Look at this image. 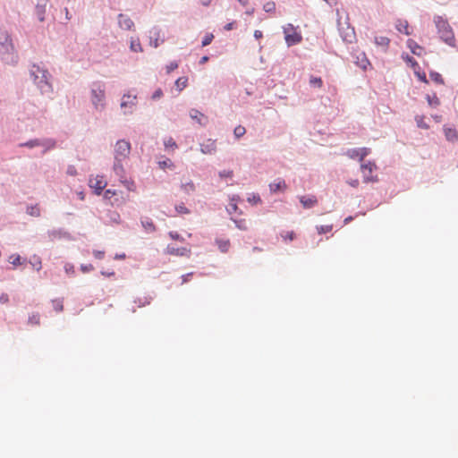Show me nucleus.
<instances>
[{"label": "nucleus", "instance_id": "bb28decb", "mask_svg": "<svg viewBox=\"0 0 458 458\" xmlns=\"http://www.w3.org/2000/svg\"><path fill=\"white\" fill-rule=\"evenodd\" d=\"M130 49H131V51L136 52V53L143 51V48H142L141 44H140V39L138 38H131Z\"/></svg>", "mask_w": 458, "mask_h": 458}, {"label": "nucleus", "instance_id": "338daca9", "mask_svg": "<svg viewBox=\"0 0 458 458\" xmlns=\"http://www.w3.org/2000/svg\"><path fill=\"white\" fill-rule=\"evenodd\" d=\"M415 73L419 77L420 81H421L423 82H426V83L428 82V80H427L426 74L424 72L422 74H420V72H415Z\"/></svg>", "mask_w": 458, "mask_h": 458}, {"label": "nucleus", "instance_id": "423d86ee", "mask_svg": "<svg viewBox=\"0 0 458 458\" xmlns=\"http://www.w3.org/2000/svg\"><path fill=\"white\" fill-rule=\"evenodd\" d=\"M338 30L340 37L345 43H352L356 39V34L354 28L346 22V28L343 27L340 21L338 20Z\"/></svg>", "mask_w": 458, "mask_h": 458}, {"label": "nucleus", "instance_id": "393cba45", "mask_svg": "<svg viewBox=\"0 0 458 458\" xmlns=\"http://www.w3.org/2000/svg\"><path fill=\"white\" fill-rule=\"evenodd\" d=\"M409 24H408V21H405V20H397L396 21V23H395V29L401 32V33H403L405 35H411V32L409 31Z\"/></svg>", "mask_w": 458, "mask_h": 458}, {"label": "nucleus", "instance_id": "6ab92c4d", "mask_svg": "<svg viewBox=\"0 0 458 458\" xmlns=\"http://www.w3.org/2000/svg\"><path fill=\"white\" fill-rule=\"evenodd\" d=\"M123 162V161L114 160L113 171L119 180L126 176Z\"/></svg>", "mask_w": 458, "mask_h": 458}, {"label": "nucleus", "instance_id": "f257e3e1", "mask_svg": "<svg viewBox=\"0 0 458 458\" xmlns=\"http://www.w3.org/2000/svg\"><path fill=\"white\" fill-rule=\"evenodd\" d=\"M30 77L41 95L50 97L53 94V76L47 69L33 64L30 68Z\"/></svg>", "mask_w": 458, "mask_h": 458}, {"label": "nucleus", "instance_id": "774afa93", "mask_svg": "<svg viewBox=\"0 0 458 458\" xmlns=\"http://www.w3.org/2000/svg\"><path fill=\"white\" fill-rule=\"evenodd\" d=\"M234 223L236 225V226L241 229V230H245L246 227L243 225L244 222L240 220V221H237V220H234Z\"/></svg>", "mask_w": 458, "mask_h": 458}, {"label": "nucleus", "instance_id": "49530a36", "mask_svg": "<svg viewBox=\"0 0 458 458\" xmlns=\"http://www.w3.org/2000/svg\"><path fill=\"white\" fill-rule=\"evenodd\" d=\"M29 324L31 325H39V315L38 314H32L29 317L28 320Z\"/></svg>", "mask_w": 458, "mask_h": 458}, {"label": "nucleus", "instance_id": "4c0bfd02", "mask_svg": "<svg viewBox=\"0 0 458 458\" xmlns=\"http://www.w3.org/2000/svg\"><path fill=\"white\" fill-rule=\"evenodd\" d=\"M429 77L435 82H437L438 84H444V80H443L441 74L438 73L437 72H434V71L430 72Z\"/></svg>", "mask_w": 458, "mask_h": 458}, {"label": "nucleus", "instance_id": "f704fd0d", "mask_svg": "<svg viewBox=\"0 0 458 458\" xmlns=\"http://www.w3.org/2000/svg\"><path fill=\"white\" fill-rule=\"evenodd\" d=\"M187 82V77H180L175 81V86L179 91H182L184 88H186Z\"/></svg>", "mask_w": 458, "mask_h": 458}, {"label": "nucleus", "instance_id": "c03bdc74", "mask_svg": "<svg viewBox=\"0 0 458 458\" xmlns=\"http://www.w3.org/2000/svg\"><path fill=\"white\" fill-rule=\"evenodd\" d=\"M214 38V35L211 33H208L205 35V37L202 39L201 46L207 47L211 44L212 40Z\"/></svg>", "mask_w": 458, "mask_h": 458}, {"label": "nucleus", "instance_id": "3c124183", "mask_svg": "<svg viewBox=\"0 0 458 458\" xmlns=\"http://www.w3.org/2000/svg\"><path fill=\"white\" fill-rule=\"evenodd\" d=\"M169 236L174 241H180V242L184 241L183 237H182L177 232H174V231H171L169 233Z\"/></svg>", "mask_w": 458, "mask_h": 458}, {"label": "nucleus", "instance_id": "dca6fc26", "mask_svg": "<svg viewBox=\"0 0 458 458\" xmlns=\"http://www.w3.org/2000/svg\"><path fill=\"white\" fill-rule=\"evenodd\" d=\"M287 188L285 181L284 179L278 178L275 182L269 184V190L272 193H277L279 191H284Z\"/></svg>", "mask_w": 458, "mask_h": 458}, {"label": "nucleus", "instance_id": "412c9836", "mask_svg": "<svg viewBox=\"0 0 458 458\" xmlns=\"http://www.w3.org/2000/svg\"><path fill=\"white\" fill-rule=\"evenodd\" d=\"M121 221L120 215L116 211H108L106 215L104 223L106 225L119 224Z\"/></svg>", "mask_w": 458, "mask_h": 458}, {"label": "nucleus", "instance_id": "e433bc0d", "mask_svg": "<svg viewBox=\"0 0 458 458\" xmlns=\"http://www.w3.org/2000/svg\"><path fill=\"white\" fill-rule=\"evenodd\" d=\"M310 85L314 88H321L323 85L322 79L320 77L310 76Z\"/></svg>", "mask_w": 458, "mask_h": 458}, {"label": "nucleus", "instance_id": "f3484780", "mask_svg": "<svg viewBox=\"0 0 458 458\" xmlns=\"http://www.w3.org/2000/svg\"><path fill=\"white\" fill-rule=\"evenodd\" d=\"M56 140L51 138H43L39 140V147H43L42 154H46L48 150L55 148Z\"/></svg>", "mask_w": 458, "mask_h": 458}, {"label": "nucleus", "instance_id": "7ed1b4c3", "mask_svg": "<svg viewBox=\"0 0 458 458\" xmlns=\"http://www.w3.org/2000/svg\"><path fill=\"white\" fill-rule=\"evenodd\" d=\"M433 21L440 39L452 47H455L454 32L448 21L441 15H435Z\"/></svg>", "mask_w": 458, "mask_h": 458}, {"label": "nucleus", "instance_id": "a19ab883", "mask_svg": "<svg viewBox=\"0 0 458 458\" xmlns=\"http://www.w3.org/2000/svg\"><path fill=\"white\" fill-rule=\"evenodd\" d=\"M263 10H264L266 13H274V12L276 11V4H275V2H273V1L267 2V3L263 5Z\"/></svg>", "mask_w": 458, "mask_h": 458}, {"label": "nucleus", "instance_id": "9d476101", "mask_svg": "<svg viewBox=\"0 0 458 458\" xmlns=\"http://www.w3.org/2000/svg\"><path fill=\"white\" fill-rule=\"evenodd\" d=\"M369 153L370 149L368 148H350L346 152L350 158L358 159L359 161H362Z\"/></svg>", "mask_w": 458, "mask_h": 458}, {"label": "nucleus", "instance_id": "680f3d73", "mask_svg": "<svg viewBox=\"0 0 458 458\" xmlns=\"http://www.w3.org/2000/svg\"><path fill=\"white\" fill-rule=\"evenodd\" d=\"M171 165H172V162L170 159H166V160L159 162V166L163 169L170 166Z\"/></svg>", "mask_w": 458, "mask_h": 458}, {"label": "nucleus", "instance_id": "2eb2a0df", "mask_svg": "<svg viewBox=\"0 0 458 458\" xmlns=\"http://www.w3.org/2000/svg\"><path fill=\"white\" fill-rule=\"evenodd\" d=\"M285 33V42L288 47L294 46L298 43H300L302 39V37L300 33L293 32V33H287L286 30H284Z\"/></svg>", "mask_w": 458, "mask_h": 458}, {"label": "nucleus", "instance_id": "20e7f679", "mask_svg": "<svg viewBox=\"0 0 458 458\" xmlns=\"http://www.w3.org/2000/svg\"><path fill=\"white\" fill-rule=\"evenodd\" d=\"M91 103L97 111H103L106 106V85L102 81H95L90 86Z\"/></svg>", "mask_w": 458, "mask_h": 458}, {"label": "nucleus", "instance_id": "c756f323", "mask_svg": "<svg viewBox=\"0 0 458 458\" xmlns=\"http://www.w3.org/2000/svg\"><path fill=\"white\" fill-rule=\"evenodd\" d=\"M356 64L360 67L362 68L363 70H365L368 66V64H369V62L368 60V58L366 57L365 54L364 53H361L360 54L359 56H357V62Z\"/></svg>", "mask_w": 458, "mask_h": 458}, {"label": "nucleus", "instance_id": "b1692460", "mask_svg": "<svg viewBox=\"0 0 458 458\" xmlns=\"http://www.w3.org/2000/svg\"><path fill=\"white\" fill-rule=\"evenodd\" d=\"M140 223H141V225L142 227L144 228V230L147 232V233H153L156 231V226L152 221L151 218L149 217H141L140 219Z\"/></svg>", "mask_w": 458, "mask_h": 458}, {"label": "nucleus", "instance_id": "bf43d9fd", "mask_svg": "<svg viewBox=\"0 0 458 458\" xmlns=\"http://www.w3.org/2000/svg\"><path fill=\"white\" fill-rule=\"evenodd\" d=\"M67 174L69 175H72V176L76 175L77 174V170H76L75 166L69 165L68 168H67Z\"/></svg>", "mask_w": 458, "mask_h": 458}, {"label": "nucleus", "instance_id": "1a4fd4ad", "mask_svg": "<svg viewBox=\"0 0 458 458\" xmlns=\"http://www.w3.org/2000/svg\"><path fill=\"white\" fill-rule=\"evenodd\" d=\"M47 236H48L49 240L52 242H54L55 240H61V239H64L67 241L73 240V237L72 236V234L68 231H66L63 228L48 230Z\"/></svg>", "mask_w": 458, "mask_h": 458}, {"label": "nucleus", "instance_id": "cd10ccee", "mask_svg": "<svg viewBox=\"0 0 458 458\" xmlns=\"http://www.w3.org/2000/svg\"><path fill=\"white\" fill-rule=\"evenodd\" d=\"M90 187L95 189L97 194H101L103 189L106 187V183L102 182V180L96 179L95 183L93 184L92 181H89Z\"/></svg>", "mask_w": 458, "mask_h": 458}, {"label": "nucleus", "instance_id": "de8ad7c7", "mask_svg": "<svg viewBox=\"0 0 458 458\" xmlns=\"http://www.w3.org/2000/svg\"><path fill=\"white\" fill-rule=\"evenodd\" d=\"M154 37L155 38L159 37V29L157 27H154L149 30L150 44H152Z\"/></svg>", "mask_w": 458, "mask_h": 458}, {"label": "nucleus", "instance_id": "c85d7f7f", "mask_svg": "<svg viewBox=\"0 0 458 458\" xmlns=\"http://www.w3.org/2000/svg\"><path fill=\"white\" fill-rule=\"evenodd\" d=\"M30 264L36 268L37 271H39L42 267L41 266V259L39 256L34 254L30 259Z\"/></svg>", "mask_w": 458, "mask_h": 458}, {"label": "nucleus", "instance_id": "aec40b11", "mask_svg": "<svg viewBox=\"0 0 458 458\" xmlns=\"http://www.w3.org/2000/svg\"><path fill=\"white\" fill-rule=\"evenodd\" d=\"M444 133L445 136V139L448 141L454 142L458 140V132L454 128L448 127L447 125H444Z\"/></svg>", "mask_w": 458, "mask_h": 458}, {"label": "nucleus", "instance_id": "7c9ffc66", "mask_svg": "<svg viewBox=\"0 0 458 458\" xmlns=\"http://www.w3.org/2000/svg\"><path fill=\"white\" fill-rule=\"evenodd\" d=\"M39 140H40V139L30 140L26 141V142L20 143L19 147H21V148H33L35 147H39Z\"/></svg>", "mask_w": 458, "mask_h": 458}, {"label": "nucleus", "instance_id": "69168bd1", "mask_svg": "<svg viewBox=\"0 0 458 458\" xmlns=\"http://www.w3.org/2000/svg\"><path fill=\"white\" fill-rule=\"evenodd\" d=\"M193 273H188L182 276V284L187 283L190 281L191 277L192 276Z\"/></svg>", "mask_w": 458, "mask_h": 458}, {"label": "nucleus", "instance_id": "79ce46f5", "mask_svg": "<svg viewBox=\"0 0 458 458\" xmlns=\"http://www.w3.org/2000/svg\"><path fill=\"white\" fill-rule=\"evenodd\" d=\"M245 132H246V130L242 125L236 126L233 131V134H234L235 138H237V139L243 136L245 134Z\"/></svg>", "mask_w": 458, "mask_h": 458}, {"label": "nucleus", "instance_id": "f03ea898", "mask_svg": "<svg viewBox=\"0 0 458 458\" xmlns=\"http://www.w3.org/2000/svg\"><path fill=\"white\" fill-rule=\"evenodd\" d=\"M0 56L2 61L10 65H16L19 55L14 48L13 39L6 30H0Z\"/></svg>", "mask_w": 458, "mask_h": 458}, {"label": "nucleus", "instance_id": "ea45409f", "mask_svg": "<svg viewBox=\"0 0 458 458\" xmlns=\"http://www.w3.org/2000/svg\"><path fill=\"white\" fill-rule=\"evenodd\" d=\"M26 261V259H23V262ZM10 262L13 265V266H19L22 263L21 261V258L20 255L18 254H13L10 257Z\"/></svg>", "mask_w": 458, "mask_h": 458}, {"label": "nucleus", "instance_id": "a878e982", "mask_svg": "<svg viewBox=\"0 0 458 458\" xmlns=\"http://www.w3.org/2000/svg\"><path fill=\"white\" fill-rule=\"evenodd\" d=\"M216 243L221 252L226 253L229 250V247H230L229 240L216 239Z\"/></svg>", "mask_w": 458, "mask_h": 458}, {"label": "nucleus", "instance_id": "052dcab7", "mask_svg": "<svg viewBox=\"0 0 458 458\" xmlns=\"http://www.w3.org/2000/svg\"><path fill=\"white\" fill-rule=\"evenodd\" d=\"M93 255L98 259H102L105 256V252L101 250H94Z\"/></svg>", "mask_w": 458, "mask_h": 458}, {"label": "nucleus", "instance_id": "a18cd8bd", "mask_svg": "<svg viewBox=\"0 0 458 458\" xmlns=\"http://www.w3.org/2000/svg\"><path fill=\"white\" fill-rule=\"evenodd\" d=\"M332 229H333L332 225H320V226H317V230H318V233L319 234L327 233L330 232Z\"/></svg>", "mask_w": 458, "mask_h": 458}, {"label": "nucleus", "instance_id": "0e129e2a", "mask_svg": "<svg viewBox=\"0 0 458 458\" xmlns=\"http://www.w3.org/2000/svg\"><path fill=\"white\" fill-rule=\"evenodd\" d=\"M9 301V296L7 293H2L0 295V302L4 304V303H7Z\"/></svg>", "mask_w": 458, "mask_h": 458}, {"label": "nucleus", "instance_id": "ddd939ff", "mask_svg": "<svg viewBox=\"0 0 458 458\" xmlns=\"http://www.w3.org/2000/svg\"><path fill=\"white\" fill-rule=\"evenodd\" d=\"M216 150V140L212 139L206 140L200 144V151L203 154H214Z\"/></svg>", "mask_w": 458, "mask_h": 458}, {"label": "nucleus", "instance_id": "2f4dec72", "mask_svg": "<svg viewBox=\"0 0 458 458\" xmlns=\"http://www.w3.org/2000/svg\"><path fill=\"white\" fill-rule=\"evenodd\" d=\"M121 183H123V186L126 187V189L130 191H135V183L132 180L128 179L126 176L123 179L119 180Z\"/></svg>", "mask_w": 458, "mask_h": 458}, {"label": "nucleus", "instance_id": "0eeeda50", "mask_svg": "<svg viewBox=\"0 0 458 458\" xmlns=\"http://www.w3.org/2000/svg\"><path fill=\"white\" fill-rule=\"evenodd\" d=\"M363 180L365 182H376L378 181L377 176H373L372 173L377 169V165L374 162L368 161L360 165Z\"/></svg>", "mask_w": 458, "mask_h": 458}, {"label": "nucleus", "instance_id": "6e6552de", "mask_svg": "<svg viewBox=\"0 0 458 458\" xmlns=\"http://www.w3.org/2000/svg\"><path fill=\"white\" fill-rule=\"evenodd\" d=\"M137 97L131 94H123L121 101V108L123 109L124 114H131L133 112V107L136 106Z\"/></svg>", "mask_w": 458, "mask_h": 458}, {"label": "nucleus", "instance_id": "4d7b16f0", "mask_svg": "<svg viewBox=\"0 0 458 458\" xmlns=\"http://www.w3.org/2000/svg\"><path fill=\"white\" fill-rule=\"evenodd\" d=\"M94 269V267L91 264H82L81 265V270L83 273H88L89 271H92Z\"/></svg>", "mask_w": 458, "mask_h": 458}, {"label": "nucleus", "instance_id": "4468645a", "mask_svg": "<svg viewBox=\"0 0 458 458\" xmlns=\"http://www.w3.org/2000/svg\"><path fill=\"white\" fill-rule=\"evenodd\" d=\"M406 45L413 55L417 56H421L423 55L424 48L421 46H420L415 40L409 38L406 42Z\"/></svg>", "mask_w": 458, "mask_h": 458}, {"label": "nucleus", "instance_id": "c9c22d12", "mask_svg": "<svg viewBox=\"0 0 458 458\" xmlns=\"http://www.w3.org/2000/svg\"><path fill=\"white\" fill-rule=\"evenodd\" d=\"M426 99H427L428 105L431 106L436 107L440 105L439 98H437V96L436 94H434L433 96L427 95Z\"/></svg>", "mask_w": 458, "mask_h": 458}, {"label": "nucleus", "instance_id": "5701e85b", "mask_svg": "<svg viewBox=\"0 0 458 458\" xmlns=\"http://www.w3.org/2000/svg\"><path fill=\"white\" fill-rule=\"evenodd\" d=\"M167 252L171 255H175V256H187L190 253V250H188L187 248H184V247L177 248V247L168 245Z\"/></svg>", "mask_w": 458, "mask_h": 458}, {"label": "nucleus", "instance_id": "e2e57ef3", "mask_svg": "<svg viewBox=\"0 0 458 458\" xmlns=\"http://www.w3.org/2000/svg\"><path fill=\"white\" fill-rule=\"evenodd\" d=\"M165 146L166 148H168V147H176V143H175V141L172 138H169L168 140H165Z\"/></svg>", "mask_w": 458, "mask_h": 458}, {"label": "nucleus", "instance_id": "9b49d317", "mask_svg": "<svg viewBox=\"0 0 458 458\" xmlns=\"http://www.w3.org/2000/svg\"><path fill=\"white\" fill-rule=\"evenodd\" d=\"M49 0H38V3L35 7V14L39 21H44L46 20V13L47 9V4Z\"/></svg>", "mask_w": 458, "mask_h": 458}, {"label": "nucleus", "instance_id": "6e6d98bb", "mask_svg": "<svg viewBox=\"0 0 458 458\" xmlns=\"http://www.w3.org/2000/svg\"><path fill=\"white\" fill-rule=\"evenodd\" d=\"M416 121H417L418 127L422 128V129L428 128V125L426 123H424L422 117L417 116Z\"/></svg>", "mask_w": 458, "mask_h": 458}, {"label": "nucleus", "instance_id": "39448f33", "mask_svg": "<svg viewBox=\"0 0 458 458\" xmlns=\"http://www.w3.org/2000/svg\"><path fill=\"white\" fill-rule=\"evenodd\" d=\"M131 153V143L125 140H118L114 148V160L124 161Z\"/></svg>", "mask_w": 458, "mask_h": 458}, {"label": "nucleus", "instance_id": "13d9d810", "mask_svg": "<svg viewBox=\"0 0 458 458\" xmlns=\"http://www.w3.org/2000/svg\"><path fill=\"white\" fill-rule=\"evenodd\" d=\"M64 270L67 274H72L74 272V267L73 265L70 264V263H66L64 265Z\"/></svg>", "mask_w": 458, "mask_h": 458}, {"label": "nucleus", "instance_id": "603ef678", "mask_svg": "<svg viewBox=\"0 0 458 458\" xmlns=\"http://www.w3.org/2000/svg\"><path fill=\"white\" fill-rule=\"evenodd\" d=\"M162 96H163V91H162V89H156V90L153 92V94H152V96H151V98H152L153 100H158L159 98H162Z\"/></svg>", "mask_w": 458, "mask_h": 458}, {"label": "nucleus", "instance_id": "09e8293b", "mask_svg": "<svg viewBox=\"0 0 458 458\" xmlns=\"http://www.w3.org/2000/svg\"><path fill=\"white\" fill-rule=\"evenodd\" d=\"M220 178H232L233 175V172L232 170H223L219 172Z\"/></svg>", "mask_w": 458, "mask_h": 458}, {"label": "nucleus", "instance_id": "473e14b6", "mask_svg": "<svg viewBox=\"0 0 458 458\" xmlns=\"http://www.w3.org/2000/svg\"><path fill=\"white\" fill-rule=\"evenodd\" d=\"M375 43L377 46L387 47L390 43V39L387 37L378 36L375 37Z\"/></svg>", "mask_w": 458, "mask_h": 458}, {"label": "nucleus", "instance_id": "8fccbe9b", "mask_svg": "<svg viewBox=\"0 0 458 458\" xmlns=\"http://www.w3.org/2000/svg\"><path fill=\"white\" fill-rule=\"evenodd\" d=\"M175 210H176V212H178L180 214H189L190 213V210L183 204L177 205L175 207Z\"/></svg>", "mask_w": 458, "mask_h": 458}, {"label": "nucleus", "instance_id": "4be33fe9", "mask_svg": "<svg viewBox=\"0 0 458 458\" xmlns=\"http://www.w3.org/2000/svg\"><path fill=\"white\" fill-rule=\"evenodd\" d=\"M300 202L302 204L305 208H311L314 207L318 199L315 196H301L300 197Z\"/></svg>", "mask_w": 458, "mask_h": 458}, {"label": "nucleus", "instance_id": "5fc2aeb1", "mask_svg": "<svg viewBox=\"0 0 458 458\" xmlns=\"http://www.w3.org/2000/svg\"><path fill=\"white\" fill-rule=\"evenodd\" d=\"M178 67V63L174 61L171 62L169 64L166 65V72L170 73L174 70H175Z\"/></svg>", "mask_w": 458, "mask_h": 458}, {"label": "nucleus", "instance_id": "72a5a7b5", "mask_svg": "<svg viewBox=\"0 0 458 458\" xmlns=\"http://www.w3.org/2000/svg\"><path fill=\"white\" fill-rule=\"evenodd\" d=\"M403 59L405 61V63L410 65L411 68H413L414 70L416 69V67H419V64L418 62L411 55H403Z\"/></svg>", "mask_w": 458, "mask_h": 458}, {"label": "nucleus", "instance_id": "58836bf2", "mask_svg": "<svg viewBox=\"0 0 458 458\" xmlns=\"http://www.w3.org/2000/svg\"><path fill=\"white\" fill-rule=\"evenodd\" d=\"M182 191L187 193V194H190L191 192L194 191H195V185L194 183L191 181V182H188L184 184H182Z\"/></svg>", "mask_w": 458, "mask_h": 458}, {"label": "nucleus", "instance_id": "f8f14e48", "mask_svg": "<svg viewBox=\"0 0 458 458\" xmlns=\"http://www.w3.org/2000/svg\"><path fill=\"white\" fill-rule=\"evenodd\" d=\"M118 25L122 30H130L134 27L133 21L126 14L119 13L117 16Z\"/></svg>", "mask_w": 458, "mask_h": 458}, {"label": "nucleus", "instance_id": "37998d69", "mask_svg": "<svg viewBox=\"0 0 458 458\" xmlns=\"http://www.w3.org/2000/svg\"><path fill=\"white\" fill-rule=\"evenodd\" d=\"M248 202L250 203V204L256 205V204H259V203L261 202V198H260V196L259 194L252 193L248 198Z\"/></svg>", "mask_w": 458, "mask_h": 458}, {"label": "nucleus", "instance_id": "a211bd4d", "mask_svg": "<svg viewBox=\"0 0 458 458\" xmlns=\"http://www.w3.org/2000/svg\"><path fill=\"white\" fill-rule=\"evenodd\" d=\"M190 117L192 120H195L199 124L205 126L207 122V117L199 110L192 108L190 110Z\"/></svg>", "mask_w": 458, "mask_h": 458}, {"label": "nucleus", "instance_id": "864d4df0", "mask_svg": "<svg viewBox=\"0 0 458 458\" xmlns=\"http://www.w3.org/2000/svg\"><path fill=\"white\" fill-rule=\"evenodd\" d=\"M53 305H54V309L56 310V311H61L63 310V302L62 301L60 300H55L53 301Z\"/></svg>", "mask_w": 458, "mask_h": 458}]
</instances>
